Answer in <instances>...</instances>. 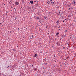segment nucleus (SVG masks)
Here are the masks:
<instances>
[{
	"mask_svg": "<svg viewBox=\"0 0 76 76\" xmlns=\"http://www.w3.org/2000/svg\"><path fill=\"white\" fill-rule=\"evenodd\" d=\"M19 3L18 2V1H16L15 2V4H16V5H19Z\"/></svg>",
	"mask_w": 76,
	"mask_h": 76,
	"instance_id": "f257e3e1",
	"label": "nucleus"
},
{
	"mask_svg": "<svg viewBox=\"0 0 76 76\" xmlns=\"http://www.w3.org/2000/svg\"><path fill=\"white\" fill-rule=\"evenodd\" d=\"M30 3L31 4H33L34 3V2H33V1H31Z\"/></svg>",
	"mask_w": 76,
	"mask_h": 76,
	"instance_id": "f03ea898",
	"label": "nucleus"
},
{
	"mask_svg": "<svg viewBox=\"0 0 76 76\" xmlns=\"http://www.w3.org/2000/svg\"><path fill=\"white\" fill-rule=\"evenodd\" d=\"M56 23L58 25V23H59V21H57Z\"/></svg>",
	"mask_w": 76,
	"mask_h": 76,
	"instance_id": "7ed1b4c3",
	"label": "nucleus"
},
{
	"mask_svg": "<svg viewBox=\"0 0 76 76\" xmlns=\"http://www.w3.org/2000/svg\"><path fill=\"white\" fill-rule=\"evenodd\" d=\"M58 34H59V33H57V34H56V35H58Z\"/></svg>",
	"mask_w": 76,
	"mask_h": 76,
	"instance_id": "20e7f679",
	"label": "nucleus"
},
{
	"mask_svg": "<svg viewBox=\"0 0 76 76\" xmlns=\"http://www.w3.org/2000/svg\"><path fill=\"white\" fill-rule=\"evenodd\" d=\"M37 54H35V57H37Z\"/></svg>",
	"mask_w": 76,
	"mask_h": 76,
	"instance_id": "39448f33",
	"label": "nucleus"
},
{
	"mask_svg": "<svg viewBox=\"0 0 76 76\" xmlns=\"http://www.w3.org/2000/svg\"><path fill=\"white\" fill-rule=\"evenodd\" d=\"M67 6H68L69 7H70V4H69V5L67 4Z\"/></svg>",
	"mask_w": 76,
	"mask_h": 76,
	"instance_id": "423d86ee",
	"label": "nucleus"
},
{
	"mask_svg": "<svg viewBox=\"0 0 76 76\" xmlns=\"http://www.w3.org/2000/svg\"><path fill=\"white\" fill-rule=\"evenodd\" d=\"M45 19H46L47 18V17H44Z\"/></svg>",
	"mask_w": 76,
	"mask_h": 76,
	"instance_id": "0eeeda50",
	"label": "nucleus"
},
{
	"mask_svg": "<svg viewBox=\"0 0 76 76\" xmlns=\"http://www.w3.org/2000/svg\"><path fill=\"white\" fill-rule=\"evenodd\" d=\"M6 15H7V12H6Z\"/></svg>",
	"mask_w": 76,
	"mask_h": 76,
	"instance_id": "6e6552de",
	"label": "nucleus"
},
{
	"mask_svg": "<svg viewBox=\"0 0 76 76\" xmlns=\"http://www.w3.org/2000/svg\"><path fill=\"white\" fill-rule=\"evenodd\" d=\"M37 19H38V20L39 19V17H37Z\"/></svg>",
	"mask_w": 76,
	"mask_h": 76,
	"instance_id": "1a4fd4ad",
	"label": "nucleus"
},
{
	"mask_svg": "<svg viewBox=\"0 0 76 76\" xmlns=\"http://www.w3.org/2000/svg\"><path fill=\"white\" fill-rule=\"evenodd\" d=\"M48 4H50V1H48Z\"/></svg>",
	"mask_w": 76,
	"mask_h": 76,
	"instance_id": "9d476101",
	"label": "nucleus"
},
{
	"mask_svg": "<svg viewBox=\"0 0 76 76\" xmlns=\"http://www.w3.org/2000/svg\"><path fill=\"white\" fill-rule=\"evenodd\" d=\"M51 4H52V3H53V4H54V2H51Z\"/></svg>",
	"mask_w": 76,
	"mask_h": 76,
	"instance_id": "9b49d317",
	"label": "nucleus"
},
{
	"mask_svg": "<svg viewBox=\"0 0 76 76\" xmlns=\"http://www.w3.org/2000/svg\"><path fill=\"white\" fill-rule=\"evenodd\" d=\"M59 16H60V18H61V17H62L61 15H60Z\"/></svg>",
	"mask_w": 76,
	"mask_h": 76,
	"instance_id": "f8f14e48",
	"label": "nucleus"
},
{
	"mask_svg": "<svg viewBox=\"0 0 76 76\" xmlns=\"http://www.w3.org/2000/svg\"><path fill=\"white\" fill-rule=\"evenodd\" d=\"M31 36H32V38H34V37L33 36V35H31Z\"/></svg>",
	"mask_w": 76,
	"mask_h": 76,
	"instance_id": "ddd939ff",
	"label": "nucleus"
},
{
	"mask_svg": "<svg viewBox=\"0 0 76 76\" xmlns=\"http://www.w3.org/2000/svg\"><path fill=\"white\" fill-rule=\"evenodd\" d=\"M22 2L23 3H24V1H22Z\"/></svg>",
	"mask_w": 76,
	"mask_h": 76,
	"instance_id": "4468645a",
	"label": "nucleus"
},
{
	"mask_svg": "<svg viewBox=\"0 0 76 76\" xmlns=\"http://www.w3.org/2000/svg\"><path fill=\"white\" fill-rule=\"evenodd\" d=\"M9 66H8L7 68H9Z\"/></svg>",
	"mask_w": 76,
	"mask_h": 76,
	"instance_id": "2eb2a0df",
	"label": "nucleus"
},
{
	"mask_svg": "<svg viewBox=\"0 0 76 76\" xmlns=\"http://www.w3.org/2000/svg\"><path fill=\"white\" fill-rule=\"evenodd\" d=\"M18 31H19V28H18Z\"/></svg>",
	"mask_w": 76,
	"mask_h": 76,
	"instance_id": "dca6fc26",
	"label": "nucleus"
},
{
	"mask_svg": "<svg viewBox=\"0 0 76 76\" xmlns=\"http://www.w3.org/2000/svg\"><path fill=\"white\" fill-rule=\"evenodd\" d=\"M67 31L66 30H65V32H67Z\"/></svg>",
	"mask_w": 76,
	"mask_h": 76,
	"instance_id": "f3484780",
	"label": "nucleus"
},
{
	"mask_svg": "<svg viewBox=\"0 0 76 76\" xmlns=\"http://www.w3.org/2000/svg\"><path fill=\"white\" fill-rule=\"evenodd\" d=\"M57 36L58 37H59V36H58V35Z\"/></svg>",
	"mask_w": 76,
	"mask_h": 76,
	"instance_id": "a211bd4d",
	"label": "nucleus"
},
{
	"mask_svg": "<svg viewBox=\"0 0 76 76\" xmlns=\"http://www.w3.org/2000/svg\"><path fill=\"white\" fill-rule=\"evenodd\" d=\"M63 22H64V20L63 21Z\"/></svg>",
	"mask_w": 76,
	"mask_h": 76,
	"instance_id": "6ab92c4d",
	"label": "nucleus"
},
{
	"mask_svg": "<svg viewBox=\"0 0 76 76\" xmlns=\"http://www.w3.org/2000/svg\"><path fill=\"white\" fill-rule=\"evenodd\" d=\"M4 6H6V4H4Z\"/></svg>",
	"mask_w": 76,
	"mask_h": 76,
	"instance_id": "aec40b11",
	"label": "nucleus"
},
{
	"mask_svg": "<svg viewBox=\"0 0 76 76\" xmlns=\"http://www.w3.org/2000/svg\"><path fill=\"white\" fill-rule=\"evenodd\" d=\"M41 22V20H39V22Z\"/></svg>",
	"mask_w": 76,
	"mask_h": 76,
	"instance_id": "412c9836",
	"label": "nucleus"
},
{
	"mask_svg": "<svg viewBox=\"0 0 76 76\" xmlns=\"http://www.w3.org/2000/svg\"><path fill=\"white\" fill-rule=\"evenodd\" d=\"M76 3H75V2H74V4H75Z\"/></svg>",
	"mask_w": 76,
	"mask_h": 76,
	"instance_id": "4be33fe9",
	"label": "nucleus"
},
{
	"mask_svg": "<svg viewBox=\"0 0 76 76\" xmlns=\"http://www.w3.org/2000/svg\"><path fill=\"white\" fill-rule=\"evenodd\" d=\"M66 35H65L64 36V37H66Z\"/></svg>",
	"mask_w": 76,
	"mask_h": 76,
	"instance_id": "5701e85b",
	"label": "nucleus"
},
{
	"mask_svg": "<svg viewBox=\"0 0 76 76\" xmlns=\"http://www.w3.org/2000/svg\"><path fill=\"white\" fill-rule=\"evenodd\" d=\"M11 7V8H12L13 7Z\"/></svg>",
	"mask_w": 76,
	"mask_h": 76,
	"instance_id": "b1692460",
	"label": "nucleus"
},
{
	"mask_svg": "<svg viewBox=\"0 0 76 76\" xmlns=\"http://www.w3.org/2000/svg\"><path fill=\"white\" fill-rule=\"evenodd\" d=\"M52 1V0H50V1Z\"/></svg>",
	"mask_w": 76,
	"mask_h": 76,
	"instance_id": "393cba45",
	"label": "nucleus"
},
{
	"mask_svg": "<svg viewBox=\"0 0 76 76\" xmlns=\"http://www.w3.org/2000/svg\"><path fill=\"white\" fill-rule=\"evenodd\" d=\"M60 40H61V39H60Z\"/></svg>",
	"mask_w": 76,
	"mask_h": 76,
	"instance_id": "a878e982",
	"label": "nucleus"
},
{
	"mask_svg": "<svg viewBox=\"0 0 76 76\" xmlns=\"http://www.w3.org/2000/svg\"><path fill=\"white\" fill-rule=\"evenodd\" d=\"M34 2H36V1H34Z\"/></svg>",
	"mask_w": 76,
	"mask_h": 76,
	"instance_id": "bb28decb",
	"label": "nucleus"
},
{
	"mask_svg": "<svg viewBox=\"0 0 76 76\" xmlns=\"http://www.w3.org/2000/svg\"><path fill=\"white\" fill-rule=\"evenodd\" d=\"M60 29H59V31H60Z\"/></svg>",
	"mask_w": 76,
	"mask_h": 76,
	"instance_id": "cd10ccee",
	"label": "nucleus"
},
{
	"mask_svg": "<svg viewBox=\"0 0 76 76\" xmlns=\"http://www.w3.org/2000/svg\"><path fill=\"white\" fill-rule=\"evenodd\" d=\"M22 1H23V0H21Z\"/></svg>",
	"mask_w": 76,
	"mask_h": 76,
	"instance_id": "c85d7f7f",
	"label": "nucleus"
},
{
	"mask_svg": "<svg viewBox=\"0 0 76 76\" xmlns=\"http://www.w3.org/2000/svg\"><path fill=\"white\" fill-rule=\"evenodd\" d=\"M61 28H62V27H61Z\"/></svg>",
	"mask_w": 76,
	"mask_h": 76,
	"instance_id": "c756f323",
	"label": "nucleus"
},
{
	"mask_svg": "<svg viewBox=\"0 0 76 76\" xmlns=\"http://www.w3.org/2000/svg\"><path fill=\"white\" fill-rule=\"evenodd\" d=\"M73 2H74V1H73Z\"/></svg>",
	"mask_w": 76,
	"mask_h": 76,
	"instance_id": "7c9ffc66",
	"label": "nucleus"
},
{
	"mask_svg": "<svg viewBox=\"0 0 76 76\" xmlns=\"http://www.w3.org/2000/svg\"><path fill=\"white\" fill-rule=\"evenodd\" d=\"M69 9H70V8H69Z\"/></svg>",
	"mask_w": 76,
	"mask_h": 76,
	"instance_id": "2f4dec72",
	"label": "nucleus"
}]
</instances>
